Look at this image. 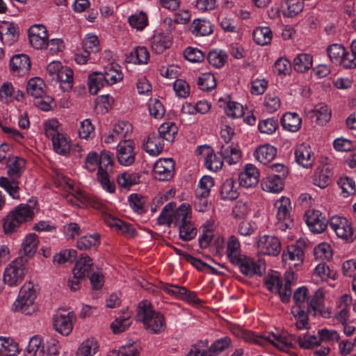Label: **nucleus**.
Returning <instances> with one entry per match:
<instances>
[{"mask_svg":"<svg viewBox=\"0 0 356 356\" xmlns=\"http://www.w3.org/2000/svg\"><path fill=\"white\" fill-rule=\"evenodd\" d=\"M243 339L248 342L254 343L261 346H266L271 343L282 351L289 353V349L293 347V343H298V336L290 334L288 337H278L274 333H270L268 336H262L250 331H243Z\"/></svg>","mask_w":356,"mask_h":356,"instance_id":"obj_1","label":"nucleus"},{"mask_svg":"<svg viewBox=\"0 0 356 356\" xmlns=\"http://www.w3.org/2000/svg\"><path fill=\"white\" fill-rule=\"evenodd\" d=\"M136 318L142 321L145 328L152 334H159L165 330L166 325L163 315L153 310L147 301L139 303Z\"/></svg>","mask_w":356,"mask_h":356,"instance_id":"obj_2","label":"nucleus"},{"mask_svg":"<svg viewBox=\"0 0 356 356\" xmlns=\"http://www.w3.org/2000/svg\"><path fill=\"white\" fill-rule=\"evenodd\" d=\"M25 165V160L16 157L15 161L8 164V175L9 178L1 177L0 186L5 188L8 194L13 198H18L19 182L17 180Z\"/></svg>","mask_w":356,"mask_h":356,"instance_id":"obj_3","label":"nucleus"},{"mask_svg":"<svg viewBox=\"0 0 356 356\" xmlns=\"http://www.w3.org/2000/svg\"><path fill=\"white\" fill-rule=\"evenodd\" d=\"M275 273H277L275 272ZM294 280V273L286 271L284 274V286H283L281 278L276 274L272 275L265 279V284L271 292L278 293L283 302H288L291 295V283Z\"/></svg>","mask_w":356,"mask_h":356,"instance_id":"obj_4","label":"nucleus"},{"mask_svg":"<svg viewBox=\"0 0 356 356\" xmlns=\"http://www.w3.org/2000/svg\"><path fill=\"white\" fill-rule=\"evenodd\" d=\"M234 134V129L229 125H224L221 129L220 135L225 144L222 145L220 150L218 152L222 159L229 165L236 164L241 157V152L236 147L229 145Z\"/></svg>","mask_w":356,"mask_h":356,"instance_id":"obj_5","label":"nucleus"},{"mask_svg":"<svg viewBox=\"0 0 356 356\" xmlns=\"http://www.w3.org/2000/svg\"><path fill=\"white\" fill-rule=\"evenodd\" d=\"M35 291L31 283L24 285L19 291L18 298L13 304L14 311H21L26 315H31L35 311Z\"/></svg>","mask_w":356,"mask_h":356,"instance_id":"obj_6","label":"nucleus"},{"mask_svg":"<svg viewBox=\"0 0 356 356\" xmlns=\"http://www.w3.org/2000/svg\"><path fill=\"white\" fill-rule=\"evenodd\" d=\"M27 259L23 256L16 258L5 270L3 282L10 286L19 285L26 274L25 264Z\"/></svg>","mask_w":356,"mask_h":356,"instance_id":"obj_7","label":"nucleus"},{"mask_svg":"<svg viewBox=\"0 0 356 356\" xmlns=\"http://www.w3.org/2000/svg\"><path fill=\"white\" fill-rule=\"evenodd\" d=\"M189 205L182 204L175 213V225H179V237L184 241H188L194 238L197 234L196 229L187 220L188 216Z\"/></svg>","mask_w":356,"mask_h":356,"instance_id":"obj_8","label":"nucleus"},{"mask_svg":"<svg viewBox=\"0 0 356 356\" xmlns=\"http://www.w3.org/2000/svg\"><path fill=\"white\" fill-rule=\"evenodd\" d=\"M113 154L108 151L104 150L99 155V166L97 172V179L101 183L103 188H106L109 193L115 191V186L110 182L109 174L113 171Z\"/></svg>","mask_w":356,"mask_h":356,"instance_id":"obj_9","label":"nucleus"},{"mask_svg":"<svg viewBox=\"0 0 356 356\" xmlns=\"http://www.w3.org/2000/svg\"><path fill=\"white\" fill-rule=\"evenodd\" d=\"M275 207L277 209L276 227L282 231L293 228L294 222L290 214L291 206L289 199L282 197L275 202Z\"/></svg>","mask_w":356,"mask_h":356,"instance_id":"obj_10","label":"nucleus"},{"mask_svg":"<svg viewBox=\"0 0 356 356\" xmlns=\"http://www.w3.org/2000/svg\"><path fill=\"white\" fill-rule=\"evenodd\" d=\"M232 264L237 266L243 275L249 277L255 275L261 276L265 269L263 264L260 261L257 262L251 257L244 254L236 259Z\"/></svg>","mask_w":356,"mask_h":356,"instance_id":"obj_11","label":"nucleus"},{"mask_svg":"<svg viewBox=\"0 0 356 356\" xmlns=\"http://www.w3.org/2000/svg\"><path fill=\"white\" fill-rule=\"evenodd\" d=\"M75 319L76 316L73 312L58 311L53 318L54 327L59 333L67 336L73 329L72 321Z\"/></svg>","mask_w":356,"mask_h":356,"instance_id":"obj_12","label":"nucleus"},{"mask_svg":"<svg viewBox=\"0 0 356 356\" xmlns=\"http://www.w3.org/2000/svg\"><path fill=\"white\" fill-rule=\"evenodd\" d=\"M330 227L339 238L350 241L353 240V228L346 218L337 216H332L330 219Z\"/></svg>","mask_w":356,"mask_h":356,"instance_id":"obj_13","label":"nucleus"},{"mask_svg":"<svg viewBox=\"0 0 356 356\" xmlns=\"http://www.w3.org/2000/svg\"><path fill=\"white\" fill-rule=\"evenodd\" d=\"M175 162L172 159H160L153 169L154 178L159 181H168L174 176Z\"/></svg>","mask_w":356,"mask_h":356,"instance_id":"obj_14","label":"nucleus"},{"mask_svg":"<svg viewBox=\"0 0 356 356\" xmlns=\"http://www.w3.org/2000/svg\"><path fill=\"white\" fill-rule=\"evenodd\" d=\"M29 38L31 46L42 49L48 46V33L46 27L42 24H34L29 29Z\"/></svg>","mask_w":356,"mask_h":356,"instance_id":"obj_15","label":"nucleus"},{"mask_svg":"<svg viewBox=\"0 0 356 356\" xmlns=\"http://www.w3.org/2000/svg\"><path fill=\"white\" fill-rule=\"evenodd\" d=\"M134 142L124 140L118 146V160L121 165L128 166L134 163L135 153L134 151Z\"/></svg>","mask_w":356,"mask_h":356,"instance_id":"obj_16","label":"nucleus"},{"mask_svg":"<svg viewBox=\"0 0 356 356\" xmlns=\"http://www.w3.org/2000/svg\"><path fill=\"white\" fill-rule=\"evenodd\" d=\"M257 245L264 254L276 256L281 250L280 241L275 236L264 235L260 237Z\"/></svg>","mask_w":356,"mask_h":356,"instance_id":"obj_17","label":"nucleus"},{"mask_svg":"<svg viewBox=\"0 0 356 356\" xmlns=\"http://www.w3.org/2000/svg\"><path fill=\"white\" fill-rule=\"evenodd\" d=\"M296 161L305 168H311L314 162V155L309 145L300 144L295 150Z\"/></svg>","mask_w":356,"mask_h":356,"instance_id":"obj_18","label":"nucleus"},{"mask_svg":"<svg viewBox=\"0 0 356 356\" xmlns=\"http://www.w3.org/2000/svg\"><path fill=\"white\" fill-rule=\"evenodd\" d=\"M305 216L306 223L312 232L321 233L327 227V221L319 211H307Z\"/></svg>","mask_w":356,"mask_h":356,"instance_id":"obj_19","label":"nucleus"},{"mask_svg":"<svg viewBox=\"0 0 356 356\" xmlns=\"http://www.w3.org/2000/svg\"><path fill=\"white\" fill-rule=\"evenodd\" d=\"M259 172L252 164H247L243 172L238 176L239 184L244 188L255 186L259 182Z\"/></svg>","mask_w":356,"mask_h":356,"instance_id":"obj_20","label":"nucleus"},{"mask_svg":"<svg viewBox=\"0 0 356 356\" xmlns=\"http://www.w3.org/2000/svg\"><path fill=\"white\" fill-rule=\"evenodd\" d=\"M10 70L19 76L27 74L31 68L29 57L25 54H17L10 61Z\"/></svg>","mask_w":356,"mask_h":356,"instance_id":"obj_21","label":"nucleus"},{"mask_svg":"<svg viewBox=\"0 0 356 356\" xmlns=\"http://www.w3.org/2000/svg\"><path fill=\"white\" fill-rule=\"evenodd\" d=\"M19 37V27L14 22H3L0 26V38L4 43L8 45L16 42Z\"/></svg>","mask_w":356,"mask_h":356,"instance_id":"obj_22","label":"nucleus"},{"mask_svg":"<svg viewBox=\"0 0 356 356\" xmlns=\"http://www.w3.org/2000/svg\"><path fill=\"white\" fill-rule=\"evenodd\" d=\"M92 267V260L86 254L82 253L76 261L73 269V275L75 278H85L89 276Z\"/></svg>","mask_w":356,"mask_h":356,"instance_id":"obj_23","label":"nucleus"},{"mask_svg":"<svg viewBox=\"0 0 356 356\" xmlns=\"http://www.w3.org/2000/svg\"><path fill=\"white\" fill-rule=\"evenodd\" d=\"M33 205L21 204L18 205L14 210L10 211L14 214L15 218L22 224L24 222L31 220L33 218V208L37 204L36 200H30Z\"/></svg>","mask_w":356,"mask_h":356,"instance_id":"obj_24","label":"nucleus"},{"mask_svg":"<svg viewBox=\"0 0 356 356\" xmlns=\"http://www.w3.org/2000/svg\"><path fill=\"white\" fill-rule=\"evenodd\" d=\"M105 222L111 227L115 228L117 231H120L122 234L129 237H134L136 235V231L129 224L115 218L110 214L104 216Z\"/></svg>","mask_w":356,"mask_h":356,"instance_id":"obj_25","label":"nucleus"},{"mask_svg":"<svg viewBox=\"0 0 356 356\" xmlns=\"http://www.w3.org/2000/svg\"><path fill=\"white\" fill-rule=\"evenodd\" d=\"M163 140L156 133H151L143 144L145 150L152 156H156L163 149Z\"/></svg>","mask_w":356,"mask_h":356,"instance_id":"obj_26","label":"nucleus"},{"mask_svg":"<svg viewBox=\"0 0 356 356\" xmlns=\"http://www.w3.org/2000/svg\"><path fill=\"white\" fill-rule=\"evenodd\" d=\"M332 175L328 167L318 168L312 177L313 184L321 188H325L331 183Z\"/></svg>","mask_w":356,"mask_h":356,"instance_id":"obj_27","label":"nucleus"},{"mask_svg":"<svg viewBox=\"0 0 356 356\" xmlns=\"http://www.w3.org/2000/svg\"><path fill=\"white\" fill-rule=\"evenodd\" d=\"M302 120L296 113H285L281 119V124L285 130L298 131L301 127Z\"/></svg>","mask_w":356,"mask_h":356,"instance_id":"obj_28","label":"nucleus"},{"mask_svg":"<svg viewBox=\"0 0 356 356\" xmlns=\"http://www.w3.org/2000/svg\"><path fill=\"white\" fill-rule=\"evenodd\" d=\"M282 260L286 262L287 261L293 262L291 264L294 267L301 265L304 260V251L298 247L289 246L287 252H284L282 254Z\"/></svg>","mask_w":356,"mask_h":356,"instance_id":"obj_29","label":"nucleus"},{"mask_svg":"<svg viewBox=\"0 0 356 356\" xmlns=\"http://www.w3.org/2000/svg\"><path fill=\"white\" fill-rule=\"evenodd\" d=\"M277 153V149L269 145H266L258 147L254 154L257 160L260 163L266 165L274 159Z\"/></svg>","mask_w":356,"mask_h":356,"instance_id":"obj_30","label":"nucleus"},{"mask_svg":"<svg viewBox=\"0 0 356 356\" xmlns=\"http://www.w3.org/2000/svg\"><path fill=\"white\" fill-rule=\"evenodd\" d=\"M38 243V236L35 234H28L22 243L20 253L28 258L32 257L36 252Z\"/></svg>","mask_w":356,"mask_h":356,"instance_id":"obj_31","label":"nucleus"},{"mask_svg":"<svg viewBox=\"0 0 356 356\" xmlns=\"http://www.w3.org/2000/svg\"><path fill=\"white\" fill-rule=\"evenodd\" d=\"M171 38L168 33H159L152 38V49L156 54H161L171 45Z\"/></svg>","mask_w":356,"mask_h":356,"instance_id":"obj_32","label":"nucleus"},{"mask_svg":"<svg viewBox=\"0 0 356 356\" xmlns=\"http://www.w3.org/2000/svg\"><path fill=\"white\" fill-rule=\"evenodd\" d=\"M261 185L264 191L276 193L283 189L284 181L276 176L268 175L261 181Z\"/></svg>","mask_w":356,"mask_h":356,"instance_id":"obj_33","label":"nucleus"},{"mask_svg":"<svg viewBox=\"0 0 356 356\" xmlns=\"http://www.w3.org/2000/svg\"><path fill=\"white\" fill-rule=\"evenodd\" d=\"M304 2L302 0H286L282 5L283 15L293 17L302 11Z\"/></svg>","mask_w":356,"mask_h":356,"instance_id":"obj_34","label":"nucleus"},{"mask_svg":"<svg viewBox=\"0 0 356 356\" xmlns=\"http://www.w3.org/2000/svg\"><path fill=\"white\" fill-rule=\"evenodd\" d=\"M220 195L222 199L233 200L238 197V193L232 178L227 179L221 186Z\"/></svg>","mask_w":356,"mask_h":356,"instance_id":"obj_35","label":"nucleus"},{"mask_svg":"<svg viewBox=\"0 0 356 356\" xmlns=\"http://www.w3.org/2000/svg\"><path fill=\"white\" fill-rule=\"evenodd\" d=\"M105 84L106 80L102 72H95L88 76V89L92 95H97Z\"/></svg>","mask_w":356,"mask_h":356,"instance_id":"obj_36","label":"nucleus"},{"mask_svg":"<svg viewBox=\"0 0 356 356\" xmlns=\"http://www.w3.org/2000/svg\"><path fill=\"white\" fill-rule=\"evenodd\" d=\"M178 128L173 122L163 123L158 129V135L163 140L172 142L177 134Z\"/></svg>","mask_w":356,"mask_h":356,"instance_id":"obj_37","label":"nucleus"},{"mask_svg":"<svg viewBox=\"0 0 356 356\" xmlns=\"http://www.w3.org/2000/svg\"><path fill=\"white\" fill-rule=\"evenodd\" d=\"M54 80L61 83L64 90H68L72 88L73 71L67 66H63Z\"/></svg>","mask_w":356,"mask_h":356,"instance_id":"obj_38","label":"nucleus"},{"mask_svg":"<svg viewBox=\"0 0 356 356\" xmlns=\"http://www.w3.org/2000/svg\"><path fill=\"white\" fill-rule=\"evenodd\" d=\"M311 118L316 124L323 125L331 118V111L327 105H320L319 108H316L311 111Z\"/></svg>","mask_w":356,"mask_h":356,"instance_id":"obj_39","label":"nucleus"},{"mask_svg":"<svg viewBox=\"0 0 356 356\" xmlns=\"http://www.w3.org/2000/svg\"><path fill=\"white\" fill-rule=\"evenodd\" d=\"M312 56L308 54H300L293 60L294 70L298 72H305L312 66Z\"/></svg>","mask_w":356,"mask_h":356,"instance_id":"obj_40","label":"nucleus"},{"mask_svg":"<svg viewBox=\"0 0 356 356\" xmlns=\"http://www.w3.org/2000/svg\"><path fill=\"white\" fill-rule=\"evenodd\" d=\"M175 207V202H170L163 207L157 220L159 225H170L172 222L175 223V213L176 211H174Z\"/></svg>","mask_w":356,"mask_h":356,"instance_id":"obj_41","label":"nucleus"},{"mask_svg":"<svg viewBox=\"0 0 356 356\" xmlns=\"http://www.w3.org/2000/svg\"><path fill=\"white\" fill-rule=\"evenodd\" d=\"M254 41L259 45H266L272 40V31L269 27H258L252 33Z\"/></svg>","mask_w":356,"mask_h":356,"instance_id":"obj_42","label":"nucleus"},{"mask_svg":"<svg viewBox=\"0 0 356 356\" xmlns=\"http://www.w3.org/2000/svg\"><path fill=\"white\" fill-rule=\"evenodd\" d=\"M43 86L44 82L41 79L38 77L31 79L26 86L27 94L37 99L42 97L44 92Z\"/></svg>","mask_w":356,"mask_h":356,"instance_id":"obj_43","label":"nucleus"},{"mask_svg":"<svg viewBox=\"0 0 356 356\" xmlns=\"http://www.w3.org/2000/svg\"><path fill=\"white\" fill-rule=\"evenodd\" d=\"M310 312L311 310H307V308L292 307L291 313L297 320L296 323L297 329L302 330L307 327V325L308 324V314Z\"/></svg>","mask_w":356,"mask_h":356,"instance_id":"obj_44","label":"nucleus"},{"mask_svg":"<svg viewBox=\"0 0 356 356\" xmlns=\"http://www.w3.org/2000/svg\"><path fill=\"white\" fill-rule=\"evenodd\" d=\"M240 243L234 236L229 238L227 245V256L229 261L232 264L236 259L241 257Z\"/></svg>","mask_w":356,"mask_h":356,"instance_id":"obj_45","label":"nucleus"},{"mask_svg":"<svg viewBox=\"0 0 356 356\" xmlns=\"http://www.w3.org/2000/svg\"><path fill=\"white\" fill-rule=\"evenodd\" d=\"M191 29V32L196 35H207L213 32L211 23L209 21L200 19L193 20Z\"/></svg>","mask_w":356,"mask_h":356,"instance_id":"obj_46","label":"nucleus"},{"mask_svg":"<svg viewBox=\"0 0 356 356\" xmlns=\"http://www.w3.org/2000/svg\"><path fill=\"white\" fill-rule=\"evenodd\" d=\"M140 175L139 173L123 172L117 178L119 186L129 188L131 186L140 183Z\"/></svg>","mask_w":356,"mask_h":356,"instance_id":"obj_47","label":"nucleus"},{"mask_svg":"<svg viewBox=\"0 0 356 356\" xmlns=\"http://www.w3.org/2000/svg\"><path fill=\"white\" fill-rule=\"evenodd\" d=\"M54 151L61 155L66 156L70 153V140L63 134H58L56 139L52 142Z\"/></svg>","mask_w":356,"mask_h":356,"instance_id":"obj_48","label":"nucleus"},{"mask_svg":"<svg viewBox=\"0 0 356 356\" xmlns=\"http://www.w3.org/2000/svg\"><path fill=\"white\" fill-rule=\"evenodd\" d=\"M18 352L17 343L10 339L0 337V356H15Z\"/></svg>","mask_w":356,"mask_h":356,"instance_id":"obj_49","label":"nucleus"},{"mask_svg":"<svg viewBox=\"0 0 356 356\" xmlns=\"http://www.w3.org/2000/svg\"><path fill=\"white\" fill-rule=\"evenodd\" d=\"M230 345L231 339L227 337L218 339L207 350V356H216L229 348Z\"/></svg>","mask_w":356,"mask_h":356,"instance_id":"obj_50","label":"nucleus"},{"mask_svg":"<svg viewBox=\"0 0 356 356\" xmlns=\"http://www.w3.org/2000/svg\"><path fill=\"white\" fill-rule=\"evenodd\" d=\"M99 239L100 235L99 234L84 236L78 240L76 247L81 250H86L98 245L99 244Z\"/></svg>","mask_w":356,"mask_h":356,"instance_id":"obj_51","label":"nucleus"},{"mask_svg":"<svg viewBox=\"0 0 356 356\" xmlns=\"http://www.w3.org/2000/svg\"><path fill=\"white\" fill-rule=\"evenodd\" d=\"M98 348L96 341L88 339L78 348L76 356H92Z\"/></svg>","mask_w":356,"mask_h":356,"instance_id":"obj_52","label":"nucleus"},{"mask_svg":"<svg viewBox=\"0 0 356 356\" xmlns=\"http://www.w3.org/2000/svg\"><path fill=\"white\" fill-rule=\"evenodd\" d=\"M131 315L127 313L125 316H119L111 323V327L114 334H119L125 331L131 325Z\"/></svg>","mask_w":356,"mask_h":356,"instance_id":"obj_53","label":"nucleus"},{"mask_svg":"<svg viewBox=\"0 0 356 356\" xmlns=\"http://www.w3.org/2000/svg\"><path fill=\"white\" fill-rule=\"evenodd\" d=\"M103 73L107 85H113L122 79V74L120 70L115 69L113 64L106 67Z\"/></svg>","mask_w":356,"mask_h":356,"instance_id":"obj_54","label":"nucleus"},{"mask_svg":"<svg viewBox=\"0 0 356 356\" xmlns=\"http://www.w3.org/2000/svg\"><path fill=\"white\" fill-rule=\"evenodd\" d=\"M197 86L202 90L209 91L216 86V79L211 73H204L197 79Z\"/></svg>","mask_w":356,"mask_h":356,"instance_id":"obj_55","label":"nucleus"},{"mask_svg":"<svg viewBox=\"0 0 356 356\" xmlns=\"http://www.w3.org/2000/svg\"><path fill=\"white\" fill-rule=\"evenodd\" d=\"M308 289L306 286L298 288L293 293V300L295 305L293 307H300L307 309Z\"/></svg>","mask_w":356,"mask_h":356,"instance_id":"obj_56","label":"nucleus"},{"mask_svg":"<svg viewBox=\"0 0 356 356\" xmlns=\"http://www.w3.org/2000/svg\"><path fill=\"white\" fill-rule=\"evenodd\" d=\"M298 345L301 348L312 349L320 345V341L316 336L307 333L298 336Z\"/></svg>","mask_w":356,"mask_h":356,"instance_id":"obj_57","label":"nucleus"},{"mask_svg":"<svg viewBox=\"0 0 356 356\" xmlns=\"http://www.w3.org/2000/svg\"><path fill=\"white\" fill-rule=\"evenodd\" d=\"M213 179L210 176H204L201 178L199 186L195 191V195H209L211 188L213 186Z\"/></svg>","mask_w":356,"mask_h":356,"instance_id":"obj_58","label":"nucleus"},{"mask_svg":"<svg viewBox=\"0 0 356 356\" xmlns=\"http://www.w3.org/2000/svg\"><path fill=\"white\" fill-rule=\"evenodd\" d=\"M345 51L343 46L339 44H332L327 48V55L332 63H339Z\"/></svg>","mask_w":356,"mask_h":356,"instance_id":"obj_59","label":"nucleus"},{"mask_svg":"<svg viewBox=\"0 0 356 356\" xmlns=\"http://www.w3.org/2000/svg\"><path fill=\"white\" fill-rule=\"evenodd\" d=\"M226 58L227 54L222 51L219 52L216 51H211L207 56L209 63L216 68H220L222 67Z\"/></svg>","mask_w":356,"mask_h":356,"instance_id":"obj_60","label":"nucleus"},{"mask_svg":"<svg viewBox=\"0 0 356 356\" xmlns=\"http://www.w3.org/2000/svg\"><path fill=\"white\" fill-rule=\"evenodd\" d=\"M129 202L130 207L137 213H143L145 212L144 204L145 203V197L137 193L131 194L129 196Z\"/></svg>","mask_w":356,"mask_h":356,"instance_id":"obj_61","label":"nucleus"},{"mask_svg":"<svg viewBox=\"0 0 356 356\" xmlns=\"http://www.w3.org/2000/svg\"><path fill=\"white\" fill-rule=\"evenodd\" d=\"M222 165V160L218 157L216 154L213 153L207 154L204 161V165L207 169L216 172L221 169Z\"/></svg>","mask_w":356,"mask_h":356,"instance_id":"obj_62","label":"nucleus"},{"mask_svg":"<svg viewBox=\"0 0 356 356\" xmlns=\"http://www.w3.org/2000/svg\"><path fill=\"white\" fill-rule=\"evenodd\" d=\"M41 342V339L38 336L31 338L26 350V356H39V353L42 347Z\"/></svg>","mask_w":356,"mask_h":356,"instance_id":"obj_63","label":"nucleus"},{"mask_svg":"<svg viewBox=\"0 0 356 356\" xmlns=\"http://www.w3.org/2000/svg\"><path fill=\"white\" fill-rule=\"evenodd\" d=\"M58 341L55 339H51L45 345L42 344L39 356H58Z\"/></svg>","mask_w":356,"mask_h":356,"instance_id":"obj_64","label":"nucleus"}]
</instances>
